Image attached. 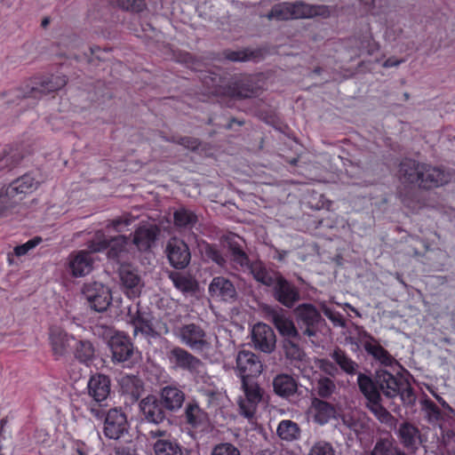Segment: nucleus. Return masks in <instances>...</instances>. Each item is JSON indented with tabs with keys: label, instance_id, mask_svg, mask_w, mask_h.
Wrapping results in <instances>:
<instances>
[{
	"label": "nucleus",
	"instance_id": "79ce46f5",
	"mask_svg": "<svg viewBox=\"0 0 455 455\" xmlns=\"http://www.w3.org/2000/svg\"><path fill=\"white\" fill-rule=\"evenodd\" d=\"M331 357L333 359L335 363L348 375H354L356 373L358 363L353 361L347 356L345 351L339 347H336L331 354Z\"/></svg>",
	"mask_w": 455,
	"mask_h": 455
},
{
	"label": "nucleus",
	"instance_id": "39448f33",
	"mask_svg": "<svg viewBox=\"0 0 455 455\" xmlns=\"http://www.w3.org/2000/svg\"><path fill=\"white\" fill-rule=\"evenodd\" d=\"M66 84L67 79L64 76H51L17 89L15 96L19 99H39L44 95L61 89Z\"/></svg>",
	"mask_w": 455,
	"mask_h": 455
},
{
	"label": "nucleus",
	"instance_id": "864d4df0",
	"mask_svg": "<svg viewBox=\"0 0 455 455\" xmlns=\"http://www.w3.org/2000/svg\"><path fill=\"white\" fill-rule=\"evenodd\" d=\"M124 11L139 13L147 8L145 0H113Z\"/></svg>",
	"mask_w": 455,
	"mask_h": 455
},
{
	"label": "nucleus",
	"instance_id": "c03bdc74",
	"mask_svg": "<svg viewBox=\"0 0 455 455\" xmlns=\"http://www.w3.org/2000/svg\"><path fill=\"white\" fill-rule=\"evenodd\" d=\"M342 424L353 431L357 436L365 433L369 429L367 421L360 417L351 414H344L341 417Z\"/></svg>",
	"mask_w": 455,
	"mask_h": 455
},
{
	"label": "nucleus",
	"instance_id": "8fccbe9b",
	"mask_svg": "<svg viewBox=\"0 0 455 455\" xmlns=\"http://www.w3.org/2000/svg\"><path fill=\"white\" fill-rule=\"evenodd\" d=\"M20 200L10 193V188L4 187L0 190V215L5 214L7 211L13 208Z\"/></svg>",
	"mask_w": 455,
	"mask_h": 455
},
{
	"label": "nucleus",
	"instance_id": "774afa93",
	"mask_svg": "<svg viewBox=\"0 0 455 455\" xmlns=\"http://www.w3.org/2000/svg\"><path fill=\"white\" fill-rule=\"evenodd\" d=\"M330 320L335 324L339 326L345 325V320L339 313L335 312L331 317Z\"/></svg>",
	"mask_w": 455,
	"mask_h": 455
},
{
	"label": "nucleus",
	"instance_id": "6e6d98bb",
	"mask_svg": "<svg viewBox=\"0 0 455 455\" xmlns=\"http://www.w3.org/2000/svg\"><path fill=\"white\" fill-rule=\"evenodd\" d=\"M167 141L179 144L180 146H183L185 148L190 149L192 151H195L198 149V148L201 145V141L194 137H175L172 136L170 139L166 140Z\"/></svg>",
	"mask_w": 455,
	"mask_h": 455
},
{
	"label": "nucleus",
	"instance_id": "c85d7f7f",
	"mask_svg": "<svg viewBox=\"0 0 455 455\" xmlns=\"http://www.w3.org/2000/svg\"><path fill=\"white\" fill-rule=\"evenodd\" d=\"M182 419L183 422L192 429L204 427L209 421L208 414L195 401L186 404Z\"/></svg>",
	"mask_w": 455,
	"mask_h": 455
},
{
	"label": "nucleus",
	"instance_id": "13d9d810",
	"mask_svg": "<svg viewBox=\"0 0 455 455\" xmlns=\"http://www.w3.org/2000/svg\"><path fill=\"white\" fill-rule=\"evenodd\" d=\"M308 455H336V453L330 443L319 441L311 447Z\"/></svg>",
	"mask_w": 455,
	"mask_h": 455
},
{
	"label": "nucleus",
	"instance_id": "4468645a",
	"mask_svg": "<svg viewBox=\"0 0 455 455\" xmlns=\"http://www.w3.org/2000/svg\"><path fill=\"white\" fill-rule=\"evenodd\" d=\"M177 336L191 349L204 350L210 347L206 331L198 324L191 323L178 329Z\"/></svg>",
	"mask_w": 455,
	"mask_h": 455
},
{
	"label": "nucleus",
	"instance_id": "58836bf2",
	"mask_svg": "<svg viewBox=\"0 0 455 455\" xmlns=\"http://www.w3.org/2000/svg\"><path fill=\"white\" fill-rule=\"evenodd\" d=\"M73 347L75 358L81 363L88 364L95 357V348L90 340L76 339Z\"/></svg>",
	"mask_w": 455,
	"mask_h": 455
},
{
	"label": "nucleus",
	"instance_id": "cd10ccee",
	"mask_svg": "<svg viewBox=\"0 0 455 455\" xmlns=\"http://www.w3.org/2000/svg\"><path fill=\"white\" fill-rule=\"evenodd\" d=\"M110 383L109 377L101 373L92 375L88 381V394L96 403H100V406L110 394Z\"/></svg>",
	"mask_w": 455,
	"mask_h": 455
},
{
	"label": "nucleus",
	"instance_id": "a878e982",
	"mask_svg": "<svg viewBox=\"0 0 455 455\" xmlns=\"http://www.w3.org/2000/svg\"><path fill=\"white\" fill-rule=\"evenodd\" d=\"M292 19L329 18L330 7L323 4H310L303 1L291 3Z\"/></svg>",
	"mask_w": 455,
	"mask_h": 455
},
{
	"label": "nucleus",
	"instance_id": "2eb2a0df",
	"mask_svg": "<svg viewBox=\"0 0 455 455\" xmlns=\"http://www.w3.org/2000/svg\"><path fill=\"white\" fill-rule=\"evenodd\" d=\"M242 388L245 398L240 399L238 402L241 413L251 419L255 413L258 403L262 399L263 391L254 379L242 380Z\"/></svg>",
	"mask_w": 455,
	"mask_h": 455
},
{
	"label": "nucleus",
	"instance_id": "423d86ee",
	"mask_svg": "<svg viewBox=\"0 0 455 455\" xmlns=\"http://www.w3.org/2000/svg\"><path fill=\"white\" fill-rule=\"evenodd\" d=\"M81 291L88 307L96 312H105L111 305L113 299L111 290L101 282L84 283Z\"/></svg>",
	"mask_w": 455,
	"mask_h": 455
},
{
	"label": "nucleus",
	"instance_id": "37998d69",
	"mask_svg": "<svg viewBox=\"0 0 455 455\" xmlns=\"http://www.w3.org/2000/svg\"><path fill=\"white\" fill-rule=\"evenodd\" d=\"M312 404L316 411L315 419L321 425L327 423L335 413L334 406L328 402L315 398Z\"/></svg>",
	"mask_w": 455,
	"mask_h": 455
},
{
	"label": "nucleus",
	"instance_id": "3c124183",
	"mask_svg": "<svg viewBox=\"0 0 455 455\" xmlns=\"http://www.w3.org/2000/svg\"><path fill=\"white\" fill-rule=\"evenodd\" d=\"M108 237L102 231H97L93 238L87 243V251L92 253L100 252L108 249Z\"/></svg>",
	"mask_w": 455,
	"mask_h": 455
},
{
	"label": "nucleus",
	"instance_id": "412c9836",
	"mask_svg": "<svg viewBox=\"0 0 455 455\" xmlns=\"http://www.w3.org/2000/svg\"><path fill=\"white\" fill-rule=\"evenodd\" d=\"M119 277L123 289L128 297H140L144 283L136 269L131 267V266H122L119 269Z\"/></svg>",
	"mask_w": 455,
	"mask_h": 455
},
{
	"label": "nucleus",
	"instance_id": "9d476101",
	"mask_svg": "<svg viewBox=\"0 0 455 455\" xmlns=\"http://www.w3.org/2000/svg\"><path fill=\"white\" fill-rule=\"evenodd\" d=\"M245 243L240 236L230 237L227 240V250L230 263L235 270L249 269L252 274V268L256 265H264L262 262L251 263L247 252L244 251Z\"/></svg>",
	"mask_w": 455,
	"mask_h": 455
},
{
	"label": "nucleus",
	"instance_id": "aec40b11",
	"mask_svg": "<svg viewBox=\"0 0 455 455\" xmlns=\"http://www.w3.org/2000/svg\"><path fill=\"white\" fill-rule=\"evenodd\" d=\"M251 335L252 342L256 349L266 354H270L275 350L276 337L269 325L262 323L255 324Z\"/></svg>",
	"mask_w": 455,
	"mask_h": 455
},
{
	"label": "nucleus",
	"instance_id": "9b49d317",
	"mask_svg": "<svg viewBox=\"0 0 455 455\" xmlns=\"http://www.w3.org/2000/svg\"><path fill=\"white\" fill-rule=\"evenodd\" d=\"M264 312L283 339H301L298 326L286 316L285 311L277 306H266Z\"/></svg>",
	"mask_w": 455,
	"mask_h": 455
},
{
	"label": "nucleus",
	"instance_id": "0eeeda50",
	"mask_svg": "<svg viewBox=\"0 0 455 455\" xmlns=\"http://www.w3.org/2000/svg\"><path fill=\"white\" fill-rule=\"evenodd\" d=\"M164 253L170 265L176 270H183L191 261L188 244L177 236L171 237L165 245Z\"/></svg>",
	"mask_w": 455,
	"mask_h": 455
},
{
	"label": "nucleus",
	"instance_id": "f704fd0d",
	"mask_svg": "<svg viewBox=\"0 0 455 455\" xmlns=\"http://www.w3.org/2000/svg\"><path fill=\"white\" fill-rule=\"evenodd\" d=\"M25 157L23 148L15 147L4 149L0 154V172H7L16 167Z\"/></svg>",
	"mask_w": 455,
	"mask_h": 455
},
{
	"label": "nucleus",
	"instance_id": "1a4fd4ad",
	"mask_svg": "<svg viewBox=\"0 0 455 455\" xmlns=\"http://www.w3.org/2000/svg\"><path fill=\"white\" fill-rule=\"evenodd\" d=\"M358 339L363 346L366 353L371 355L376 362L379 363L381 366L392 367L393 365H399V363L393 357L389 352L385 349L379 342L369 332L361 330L358 332Z\"/></svg>",
	"mask_w": 455,
	"mask_h": 455
},
{
	"label": "nucleus",
	"instance_id": "69168bd1",
	"mask_svg": "<svg viewBox=\"0 0 455 455\" xmlns=\"http://www.w3.org/2000/svg\"><path fill=\"white\" fill-rule=\"evenodd\" d=\"M319 363H320V365H319L320 369L326 374H328L331 377H335L338 374L339 370H338L337 366L333 363L330 362L329 360L322 359V360H320Z\"/></svg>",
	"mask_w": 455,
	"mask_h": 455
},
{
	"label": "nucleus",
	"instance_id": "603ef678",
	"mask_svg": "<svg viewBox=\"0 0 455 455\" xmlns=\"http://www.w3.org/2000/svg\"><path fill=\"white\" fill-rule=\"evenodd\" d=\"M125 391L131 395L132 401H137L142 391L141 381L136 377H127L123 379Z\"/></svg>",
	"mask_w": 455,
	"mask_h": 455
},
{
	"label": "nucleus",
	"instance_id": "473e14b6",
	"mask_svg": "<svg viewBox=\"0 0 455 455\" xmlns=\"http://www.w3.org/2000/svg\"><path fill=\"white\" fill-rule=\"evenodd\" d=\"M130 322L134 327L133 333L137 335L138 332L150 336L154 334V328L152 323V315L149 312L140 310L139 307L134 313L129 308Z\"/></svg>",
	"mask_w": 455,
	"mask_h": 455
},
{
	"label": "nucleus",
	"instance_id": "6e6552de",
	"mask_svg": "<svg viewBox=\"0 0 455 455\" xmlns=\"http://www.w3.org/2000/svg\"><path fill=\"white\" fill-rule=\"evenodd\" d=\"M112 361L127 366L135 362V350L130 338L123 332H116L108 340Z\"/></svg>",
	"mask_w": 455,
	"mask_h": 455
},
{
	"label": "nucleus",
	"instance_id": "4be33fe9",
	"mask_svg": "<svg viewBox=\"0 0 455 455\" xmlns=\"http://www.w3.org/2000/svg\"><path fill=\"white\" fill-rule=\"evenodd\" d=\"M157 396L163 403V407L170 415L178 412L185 402V393L176 386L168 385L162 387Z\"/></svg>",
	"mask_w": 455,
	"mask_h": 455
},
{
	"label": "nucleus",
	"instance_id": "a18cd8bd",
	"mask_svg": "<svg viewBox=\"0 0 455 455\" xmlns=\"http://www.w3.org/2000/svg\"><path fill=\"white\" fill-rule=\"evenodd\" d=\"M395 441L391 435L381 436L376 440L371 452L374 455H395Z\"/></svg>",
	"mask_w": 455,
	"mask_h": 455
},
{
	"label": "nucleus",
	"instance_id": "f8f14e48",
	"mask_svg": "<svg viewBox=\"0 0 455 455\" xmlns=\"http://www.w3.org/2000/svg\"><path fill=\"white\" fill-rule=\"evenodd\" d=\"M163 406L164 405L157 395H148L139 403L140 411L142 414L143 419L147 422L155 425H160L164 420L171 423L168 417L170 414Z\"/></svg>",
	"mask_w": 455,
	"mask_h": 455
},
{
	"label": "nucleus",
	"instance_id": "4c0bfd02",
	"mask_svg": "<svg viewBox=\"0 0 455 455\" xmlns=\"http://www.w3.org/2000/svg\"><path fill=\"white\" fill-rule=\"evenodd\" d=\"M276 434L283 441L293 442L300 438L301 429L296 422L283 419L279 423Z\"/></svg>",
	"mask_w": 455,
	"mask_h": 455
},
{
	"label": "nucleus",
	"instance_id": "dca6fc26",
	"mask_svg": "<svg viewBox=\"0 0 455 455\" xmlns=\"http://www.w3.org/2000/svg\"><path fill=\"white\" fill-rule=\"evenodd\" d=\"M236 370L242 379H254L263 371V363L259 355L248 350H242L236 356Z\"/></svg>",
	"mask_w": 455,
	"mask_h": 455
},
{
	"label": "nucleus",
	"instance_id": "bf43d9fd",
	"mask_svg": "<svg viewBox=\"0 0 455 455\" xmlns=\"http://www.w3.org/2000/svg\"><path fill=\"white\" fill-rule=\"evenodd\" d=\"M220 81H221V77L217 75L205 76L203 78L204 84L211 90V92H212L214 94L223 95L225 86H222L220 84Z\"/></svg>",
	"mask_w": 455,
	"mask_h": 455
},
{
	"label": "nucleus",
	"instance_id": "72a5a7b5",
	"mask_svg": "<svg viewBox=\"0 0 455 455\" xmlns=\"http://www.w3.org/2000/svg\"><path fill=\"white\" fill-rule=\"evenodd\" d=\"M37 184L31 173H26L12 181L7 187L10 188V193H13L21 201L26 194L36 188Z\"/></svg>",
	"mask_w": 455,
	"mask_h": 455
},
{
	"label": "nucleus",
	"instance_id": "f257e3e1",
	"mask_svg": "<svg viewBox=\"0 0 455 455\" xmlns=\"http://www.w3.org/2000/svg\"><path fill=\"white\" fill-rule=\"evenodd\" d=\"M397 177L405 187L429 190L447 184L451 174L440 167L433 166L411 158L401 161Z\"/></svg>",
	"mask_w": 455,
	"mask_h": 455
},
{
	"label": "nucleus",
	"instance_id": "7c9ffc66",
	"mask_svg": "<svg viewBox=\"0 0 455 455\" xmlns=\"http://www.w3.org/2000/svg\"><path fill=\"white\" fill-rule=\"evenodd\" d=\"M272 385L275 394L282 398L288 399L298 391L297 380L287 373L277 374L273 379Z\"/></svg>",
	"mask_w": 455,
	"mask_h": 455
},
{
	"label": "nucleus",
	"instance_id": "49530a36",
	"mask_svg": "<svg viewBox=\"0 0 455 455\" xmlns=\"http://www.w3.org/2000/svg\"><path fill=\"white\" fill-rule=\"evenodd\" d=\"M129 237L124 235H118L108 238V257L109 259H116L121 252L124 251L128 243Z\"/></svg>",
	"mask_w": 455,
	"mask_h": 455
},
{
	"label": "nucleus",
	"instance_id": "bb28decb",
	"mask_svg": "<svg viewBox=\"0 0 455 455\" xmlns=\"http://www.w3.org/2000/svg\"><path fill=\"white\" fill-rule=\"evenodd\" d=\"M50 341L53 355L56 357L64 356L74 346L76 339L58 326L50 329Z\"/></svg>",
	"mask_w": 455,
	"mask_h": 455
},
{
	"label": "nucleus",
	"instance_id": "e2e57ef3",
	"mask_svg": "<svg viewBox=\"0 0 455 455\" xmlns=\"http://www.w3.org/2000/svg\"><path fill=\"white\" fill-rule=\"evenodd\" d=\"M132 222V218H131L130 215H124V216L118 217L115 220L108 221L106 228H112L116 232H121L122 228L124 227H127V226L131 225Z\"/></svg>",
	"mask_w": 455,
	"mask_h": 455
},
{
	"label": "nucleus",
	"instance_id": "c756f323",
	"mask_svg": "<svg viewBox=\"0 0 455 455\" xmlns=\"http://www.w3.org/2000/svg\"><path fill=\"white\" fill-rule=\"evenodd\" d=\"M199 223V216L187 207H180L173 212V227L179 233L190 232Z\"/></svg>",
	"mask_w": 455,
	"mask_h": 455
},
{
	"label": "nucleus",
	"instance_id": "052dcab7",
	"mask_svg": "<svg viewBox=\"0 0 455 455\" xmlns=\"http://www.w3.org/2000/svg\"><path fill=\"white\" fill-rule=\"evenodd\" d=\"M41 242L42 238L36 236L23 244L15 246L13 249V254L17 257L26 255L30 250L34 249Z\"/></svg>",
	"mask_w": 455,
	"mask_h": 455
},
{
	"label": "nucleus",
	"instance_id": "0e129e2a",
	"mask_svg": "<svg viewBox=\"0 0 455 455\" xmlns=\"http://www.w3.org/2000/svg\"><path fill=\"white\" fill-rule=\"evenodd\" d=\"M425 408L427 412L429 421H437L441 419V411L434 402L426 400Z\"/></svg>",
	"mask_w": 455,
	"mask_h": 455
},
{
	"label": "nucleus",
	"instance_id": "7ed1b4c3",
	"mask_svg": "<svg viewBox=\"0 0 455 455\" xmlns=\"http://www.w3.org/2000/svg\"><path fill=\"white\" fill-rule=\"evenodd\" d=\"M402 380L384 368L375 370L372 376L359 372L357 375V385L361 393L363 388L369 391H375L379 395L388 399H394L399 395V384Z\"/></svg>",
	"mask_w": 455,
	"mask_h": 455
},
{
	"label": "nucleus",
	"instance_id": "393cba45",
	"mask_svg": "<svg viewBox=\"0 0 455 455\" xmlns=\"http://www.w3.org/2000/svg\"><path fill=\"white\" fill-rule=\"evenodd\" d=\"M397 435L402 445L413 453L418 451L424 442L419 429L408 421L400 424Z\"/></svg>",
	"mask_w": 455,
	"mask_h": 455
},
{
	"label": "nucleus",
	"instance_id": "b1692460",
	"mask_svg": "<svg viewBox=\"0 0 455 455\" xmlns=\"http://www.w3.org/2000/svg\"><path fill=\"white\" fill-rule=\"evenodd\" d=\"M160 228L156 225H143L133 233L132 243L140 251H148L155 245Z\"/></svg>",
	"mask_w": 455,
	"mask_h": 455
},
{
	"label": "nucleus",
	"instance_id": "c9c22d12",
	"mask_svg": "<svg viewBox=\"0 0 455 455\" xmlns=\"http://www.w3.org/2000/svg\"><path fill=\"white\" fill-rule=\"evenodd\" d=\"M301 339H283L281 342L285 358L291 363H299L305 360L306 353L299 345Z\"/></svg>",
	"mask_w": 455,
	"mask_h": 455
},
{
	"label": "nucleus",
	"instance_id": "338daca9",
	"mask_svg": "<svg viewBox=\"0 0 455 455\" xmlns=\"http://www.w3.org/2000/svg\"><path fill=\"white\" fill-rule=\"evenodd\" d=\"M90 411L95 418L100 419H105V416H106L107 412L103 409H101L100 407L91 406Z\"/></svg>",
	"mask_w": 455,
	"mask_h": 455
},
{
	"label": "nucleus",
	"instance_id": "680f3d73",
	"mask_svg": "<svg viewBox=\"0 0 455 455\" xmlns=\"http://www.w3.org/2000/svg\"><path fill=\"white\" fill-rule=\"evenodd\" d=\"M212 455H240V451L232 443H223L214 446Z\"/></svg>",
	"mask_w": 455,
	"mask_h": 455
},
{
	"label": "nucleus",
	"instance_id": "5fc2aeb1",
	"mask_svg": "<svg viewBox=\"0 0 455 455\" xmlns=\"http://www.w3.org/2000/svg\"><path fill=\"white\" fill-rule=\"evenodd\" d=\"M336 390V385L332 379L323 377L320 378L316 384L317 395L322 398H329Z\"/></svg>",
	"mask_w": 455,
	"mask_h": 455
},
{
	"label": "nucleus",
	"instance_id": "09e8293b",
	"mask_svg": "<svg viewBox=\"0 0 455 455\" xmlns=\"http://www.w3.org/2000/svg\"><path fill=\"white\" fill-rule=\"evenodd\" d=\"M223 56L226 60L233 62H244L254 60L259 56V52L249 49L241 51L226 50L223 52Z\"/></svg>",
	"mask_w": 455,
	"mask_h": 455
},
{
	"label": "nucleus",
	"instance_id": "f03ea898",
	"mask_svg": "<svg viewBox=\"0 0 455 455\" xmlns=\"http://www.w3.org/2000/svg\"><path fill=\"white\" fill-rule=\"evenodd\" d=\"M252 276L268 287L272 298L286 308L294 307L301 299L299 287L275 269L256 265L252 268Z\"/></svg>",
	"mask_w": 455,
	"mask_h": 455
},
{
	"label": "nucleus",
	"instance_id": "ddd939ff",
	"mask_svg": "<svg viewBox=\"0 0 455 455\" xmlns=\"http://www.w3.org/2000/svg\"><path fill=\"white\" fill-rule=\"evenodd\" d=\"M167 359L173 369L191 373L199 371L203 362L190 352L180 347H173L166 353Z\"/></svg>",
	"mask_w": 455,
	"mask_h": 455
},
{
	"label": "nucleus",
	"instance_id": "ea45409f",
	"mask_svg": "<svg viewBox=\"0 0 455 455\" xmlns=\"http://www.w3.org/2000/svg\"><path fill=\"white\" fill-rule=\"evenodd\" d=\"M156 455H183V447L172 439H158L153 445Z\"/></svg>",
	"mask_w": 455,
	"mask_h": 455
},
{
	"label": "nucleus",
	"instance_id": "4d7b16f0",
	"mask_svg": "<svg viewBox=\"0 0 455 455\" xmlns=\"http://www.w3.org/2000/svg\"><path fill=\"white\" fill-rule=\"evenodd\" d=\"M398 396H400L403 403L407 405H412L416 400L413 388L409 383H404L403 380L399 384Z\"/></svg>",
	"mask_w": 455,
	"mask_h": 455
},
{
	"label": "nucleus",
	"instance_id": "2f4dec72",
	"mask_svg": "<svg viewBox=\"0 0 455 455\" xmlns=\"http://www.w3.org/2000/svg\"><path fill=\"white\" fill-rule=\"evenodd\" d=\"M93 259L89 251L82 250L69 256V267L75 276L88 275L92 270Z\"/></svg>",
	"mask_w": 455,
	"mask_h": 455
},
{
	"label": "nucleus",
	"instance_id": "5701e85b",
	"mask_svg": "<svg viewBox=\"0 0 455 455\" xmlns=\"http://www.w3.org/2000/svg\"><path fill=\"white\" fill-rule=\"evenodd\" d=\"M259 91L260 87L251 78H243L226 85L223 95L236 99H246L258 96Z\"/></svg>",
	"mask_w": 455,
	"mask_h": 455
},
{
	"label": "nucleus",
	"instance_id": "a211bd4d",
	"mask_svg": "<svg viewBox=\"0 0 455 455\" xmlns=\"http://www.w3.org/2000/svg\"><path fill=\"white\" fill-rule=\"evenodd\" d=\"M209 294L215 299L228 303H235L239 295L234 283L224 276L212 278L208 288Z\"/></svg>",
	"mask_w": 455,
	"mask_h": 455
},
{
	"label": "nucleus",
	"instance_id": "f3484780",
	"mask_svg": "<svg viewBox=\"0 0 455 455\" xmlns=\"http://www.w3.org/2000/svg\"><path fill=\"white\" fill-rule=\"evenodd\" d=\"M128 429L129 423L124 411L113 408L107 412L103 428V433L106 437L117 440L124 435V434L127 433Z\"/></svg>",
	"mask_w": 455,
	"mask_h": 455
},
{
	"label": "nucleus",
	"instance_id": "de8ad7c7",
	"mask_svg": "<svg viewBox=\"0 0 455 455\" xmlns=\"http://www.w3.org/2000/svg\"><path fill=\"white\" fill-rule=\"evenodd\" d=\"M266 17L276 20H288L292 19L291 4L289 2L275 4Z\"/></svg>",
	"mask_w": 455,
	"mask_h": 455
},
{
	"label": "nucleus",
	"instance_id": "e433bc0d",
	"mask_svg": "<svg viewBox=\"0 0 455 455\" xmlns=\"http://www.w3.org/2000/svg\"><path fill=\"white\" fill-rule=\"evenodd\" d=\"M168 277L172 280L176 289L183 293H194L198 285L192 277L185 275L178 271H169Z\"/></svg>",
	"mask_w": 455,
	"mask_h": 455
},
{
	"label": "nucleus",
	"instance_id": "6ab92c4d",
	"mask_svg": "<svg viewBox=\"0 0 455 455\" xmlns=\"http://www.w3.org/2000/svg\"><path fill=\"white\" fill-rule=\"evenodd\" d=\"M362 393L366 399L365 407L383 424L389 427L395 425L397 419L382 405V396L375 391L363 388Z\"/></svg>",
	"mask_w": 455,
	"mask_h": 455
},
{
	"label": "nucleus",
	"instance_id": "a19ab883",
	"mask_svg": "<svg viewBox=\"0 0 455 455\" xmlns=\"http://www.w3.org/2000/svg\"><path fill=\"white\" fill-rule=\"evenodd\" d=\"M197 245L204 257L211 259L220 267H226L228 260L219 250L217 244L209 243L202 240L201 242H198Z\"/></svg>",
	"mask_w": 455,
	"mask_h": 455
},
{
	"label": "nucleus",
	"instance_id": "20e7f679",
	"mask_svg": "<svg viewBox=\"0 0 455 455\" xmlns=\"http://www.w3.org/2000/svg\"><path fill=\"white\" fill-rule=\"evenodd\" d=\"M298 328L301 335L312 338L326 324L320 311L311 303H302L293 310Z\"/></svg>",
	"mask_w": 455,
	"mask_h": 455
}]
</instances>
